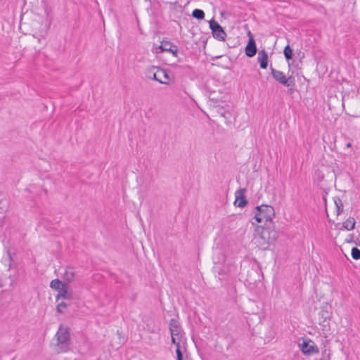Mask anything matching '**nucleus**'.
Returning a JSON list of instances; mask_svg holds the SVG:
<instances>
[{
  "label": "nucleus",
  "instance_id": "f257e3e1",
  "mask_svg": "<svg viewBox=\"0 0 360 360\" xmlns=\"http://www.w3.org/2000/svg\"><path fill=\"white\" fill-rule=\"evenodd\" d=\"M257 243L262 249L266 250L270 244H273L277 239L278 232L271 227V225H264L260 227Z\"/></svg>",
  "mask_w": 360,
  "mask_h": 360
},
{
  "label": "nucleus",
  "instance_id": "f03ea898",
  "mask_svg": "<svg viewBox=\"0 0 360 360\" xmlns=\"http://www.w3.org/2000/svg\"><path fill=\"white\" fill-rule=\"evenodd\" d=\"M57 344L56 351L57 353L66 352L70 349L71 344L70 334L68 327H64L62 324L56 334Z\"/></svg>",
  "mask_w": 360,
  "mask_h": 360
},
{
  "label": "nucleus",
  "instance_id": "7ed1b4c3",
  "mask_svg": "<svg viewBox=\"0 0 360 360\" xmlns=\"http://www.w3.org/2000/svg\"><path fill=\"white\" fill-rule=\"evenodd\" d=\"M255 219L258 223L265 222L264 225H271L272 219L275 216L274 208L268 205H262L255 207Z\"/></svg>",
  "mask_w": 360,
  "mask_h": 360
},
{
  "label": "nucleus",
  "instance_id": "20e7f679",
  "mask_svg": "<svg viewBox=\"0 0 360 360\" xmlns=\"http://www.w3.org/2000/svg\"><path fill=\"white\" fill-rule=\"evenodd\" d=\"M146 77L160 84H168L169 77L168 73L159 67L152 65L147 69Z\"/></svg>",
  "mask_w": 360,
  "mask_h": 360
},
{
  "label": "nucleus",
  "instance_id": "39448f33",
  "mask_svg": "<svg viewBox=\"0 0 360 360\" xmlns=\"http://www.w3.org/2000/svg\"><path fill=\"white\" fill-rule=\"evenodd\" d=\"M271 71L274 79L282 85L289 87L295 84V78L293 77H286L283 72L276 70L272 67H271Z\"/></svg>",
  "mask_w": 360,
  "mask_h": 360
},
{
  "label": "nucleus",
  "instance_id": "423d86ee",
  "mask_svg": "<svg viewBox=\"0 0 360 360\" xmlns=\"http://www.w3.org/2000/svg\"><path fill=\"white\" fill-rule=\"evenodd\" d=\"M210 28L212 30V36L219 41H224L226 37L224 28L214 19L209 21Z\"/></svg>",
  "mask_w": 360,
  "mask_h": 360
},
{
  "label": "nucleus",
  "instance_id": "0eeeda50",
  "mask_svg": "<svg viewBox=\"0 0 360 360\" xmlns=\"http://www.w3.org/2000/svg\"><path fill=\"white\" fill-rule=\"evenodd\" d=\"M302 353L305 355H311L319 352L316 344L310 339H303L302 342L299 344Z\"/></svg>",
  "mask_w": 360,
  "mask_h": 360
},
{
  "label": "nucleus",
  "instance_id": "6e6552de",
  "mask_svg": "<svg viewBox=\"0 0 360 360\" xmlns=\"http://www.w3.org/2000/svg\"><path fill=\"white\" fill-rule=\"evenodd\" d=\"M246 188H240L237 190L235 193L236 200L234 202V205L238 206V207H244L248 203L245 193L246 192Z\"/></svg>",
  "mask_w": 360,
  "mask_h": 360
},
{
  "label": "nucleus",
  "instance_id": "1a4fd4ad",
  "mask_svg": "<svg viewBox=\"0 0 360 360\" xmlns=\"http://www.w3.org/2000/svg\"><path fill=\"white\" fill-rule=\"evenodd\" d=\"M257 51L255 40L253 37H250L245 49V55L252 58L256 55Z\"/></svg>",
  "mask_w": 360,
  "mask_h": 360
},
{
  "label": "nucleus",
  "instance_id": "9d476101",
  "mask_svg": "<svg viewBox=\"0 0 360 360\" xmlns=\"http://www.w3.org/2000/svg\"><path fill=\"white\" fill-rule=\"evenodd\" d=\"M169 329L170 330L171 336H180L181 327L179 322L176 319H172L169 323Z\"/></svg>",
  "mask_w": 360,
  "mask_h": 360
},
{
  "label": "nucleus",
  "instance_id": "9b49d317",
  "mask_svg": "<svg viewBox=\"0 0 360 360\" xmlns=\"http://www.w3.org/2000/svg\"><path fill=\"white\" fill-rule=\"evenodd\" d=\"M181 335L180 336H172V343L176 346V360H184V354L181 349L180 341Z\"/></svg>",
  "mask_w": 360,
  "mask_h": 360
},
{
  "label": "nucleus",
  "instance_id": "f8f14e48",
  "mask_svg": "<svg viewBox=\"0 0 360 360\" xmlns=\"http://www.w3.org/2000/svg\"><path fill=\"white\" fill-rule=\"evenodd\" d=\"M257 60L259 63L262 69H266L268 66V54L267 52L263 49L259 51L258 53Z\"/></svg>",
  "mask_w": 360,
  "mask_h": 360
},
{
  "label": "nucleus",
  "instance_id": "ddd939ff",
  "mask_svg": "<svg viewBox=\"0 0 360 360\" xmlns=\"http://www.w3.org/2000/svg\"><path fill=\"white\" fill-rule=\"evenodd\" d=\"M72 297V293L68 292V285L65 283L58 291V294L56 296V300L58 301L60 298L65 300H71Z\"/></svg>",
  "mask_w": 360,
  "mask_h": 360
},
{
  "label": "nucleus",
  "instance_id": "4468645a",
  "mask_svg": "<svg viewBox=\"0 0 360 360\" xmlns=\"http://www.w3.org/2000/svg\"><path fill=\"white\" fill-rule=\"evenodd\" d=\"M319 316L320 317V319H322V321H320L319 323L323 326H326L328 324V321L330 319V312L328 311L327 309L322 308L319 313Z\"/></svg>",
  "mask_w": 360,
  "mask_h": 360
},
{
  "label": "nucleus",
  "instance_id": "2eb2a0df",
  "mask_svg": "<svg viewBox=\"0 0 360 360\" xmlns=\"http://www.w3.org/2000/svg\"><path fill=\"white\" fill-rule=\"evenodd\" d=\"M1 262L4 264L5 267L8 268V270H10L11 268H15L12 263V253L9 250H7L6 254L3 257Z\"/></svg>",
  "mask_w": 360,
  "mask_h": 360
},
{
  "label": "nucleus",
  "instance_id": "dca6fc26",
  "mask_svg": "<svg viewBox=\"0 0 360 360\" xmlns=\"http://www.w3.org/2000/svg\"><path fill=\"white\" fill-rule=\"evenodd\" d=\"M14 283V279L11 278V276L5 275L0 278V285L3 286H12Z\"/></svg>",
  "mask_w": 360,
  "mask_h": 360
},
{
  "label": "nucleus",
  "instance_id": "f3484780",
  "mask_svg": "<svg viewBox=\"0 0 360 360\" xmlns=\"http://www.w3.org/2000/svg\"><path fill=\"white\" fill-rule=\"evenodd\" d=\"M355 224H356V221H355L354 218L349 217V219H347L345 221H344L342 223V226L344 229L351 231L354 229Z\"/></svg>",
  "mask_w": 360,
  "mask_h": 360
},
{
  "label": "nucleus",
  "instance_id": "a211bd4d",
  "mask_svg": "<svg viewBox=\"0 0 360 360\" xmlns=\"http://www.w3.org/2000/svg\"><path fill=\"white\" fill-rule=\"evenodd\" d=\"M65 283H63L58 278L53 280L50 283V287L53 289H55L56 290H58L64 285Z\"/></svg>",
  "mask_w": 360,
  "mask_h": 360
},
{
  "label": "nucleus",
  "instance_id": "6ab92c4d",
  "mask_svg": "<svg viewBox=\"0 0 360 360\" xmlns=\"http://www.w3.org/2000/svg\"><path fill=\"white\" fill-rule=\"evenodd\" d=\"M74 277V271H65L63 276V278L65 281L63 283H67V285H68V283L73 280Z\"/></svg>",
  "mask_w": 360,
  "mask_h": 360
},
{
  "label": "nucleus",
  "instance_id": "aec40b11",
  "mask_svg": "<svg viewBox=\"0 0 360 360\" xmlns=\"http://www.w3.org/2000/svg\"><path fill=\"white\" fill-rule=\"evenodd\" d=\"M192 16L198 20H202L205 18V13L201 9L195 8L192 12Z\"/></svg>",
  "mask_w": 360,
  "mask_h": 360
},
{
  "label": "nucleus",
  "instance_id": "412c9836",
  "mask_svg": "<svg viewBox=\"0 0 360 360\" xmlns=\"http://www.w3.org/2000/svg\"><path fill=\"white\" fill-rule=\"evenodd\" d=\"M283 54L288 61L292 58V49H291L289 44L285 46V47L284 48Z\"/></svg>",
  "mask_w": 360,
  "mask_h": 360
},
{
  "label": "nucleus",
  "instance_id": "4be33fe9",
  "mask_svg": "<svg viewBox=\"0 0 360 360\" xmlns=\"http://www.w3.org/2000/svg\"><path fill=\"white\" fill-rule=\"evenodd\" d=\"M335 204L337 208V214L339 215L343 211V203L340 198H337L335 200Z\"/></svg>",
  "mask_w": 360,
  "mask_h": 360
},
{
  "label": "nucleus",
  "instance_id": "5701e85b",
  "mask_svg": "<svg viewBox=\"0 0 360 360\" xmlns=\"http://www.w3.org/2000/svg\"><path fill=\"white\" fill-rule=\"evenodd\" d=\"M162 46H163V51H172V46H174V44L171 43L170 41H165L163 40L162 41Z\"/></svg>",
  "mask_w": 360,
  "mask_h": 360
},
{
  "label": "nucleus",
  "instance_id": "b1692460",
  "mask_svg": "<svg viewBox=\"0 0 360 360\" xmlns=\"http://www.w3.org/2000/svg\"><path fill=\"white\" fill-rule=\"evenodd\" d=\"M352 257L354 259H360V250L358 249L356 247L352 248Z\"/></svg>",
  "mask_w": 360,
  "mask_h": 360
},
{
  "label": "nucleus",
  "instance_id": "393cba45",
  "mask_svg": "<svg viewBox=\"0 0 360 360\" xmlns=\"http://www.w3.org/2000/svg\"><path fill=\"white\" fill-rule=\"evenodd\" d=\"M67 306L68 304L65 302H61L57 305L56 310L59 314H63L64 312L63 309H65Z\"/></svg>",
  "mask_w": 360,
  "mask_h": 360
},
{
  "label": "nucleus",
  "instance_id": "a878e982",
  "mask_svg": "<svg viewBox=\"0 0 360 360\" xmlns=\"http://www.w3.org/2000/svg\"><path fill=\"white\" fill-rule=\"evenodd\" d=\"M152 50H153V53H157V54L164 52L163 46H162V44L158 46H153Z\"/></svg>",
  "mask_w": 360,
  "mask_h": 360
},
{
  "label": "nucleus",
  "instance_id": "bb28decb",
  "mask_svg": "<svg viewBox=\"0 0 360 360\" xmlns=\"http://www.w3.org/2000/svg\"><path fill=\"white\" fill-rule=\"evenodd\" d=\"M169 52L172 53L174 56H177V55H178L177 46L174 44V46L172 48V51H169Z\"/></svg>",
  "mask_w": 360,
  "mask_h": 360
},
{
  "label": "nucleus",
  "instance_id": "cd10ccee",
  "mask_svg": "<svg viewBox=\"0 0 360 360\" xmlns=\"http://www.w3.org/2000/svg\"><path fill=\"white\" fill-rule=\"evenodd\" d=\"M252 274H257V276H258V281H259L260 279H259V277H262L263 278V274H262V271H251Z\"/></svg>",
  "mask_w": 360,
  "mask_h": 360
},
{
  "label": "nucleus",
  "instance_id": "c85d7f7f",
  "mask_svg": "<svg viewBox=\"0 0 360 360\" xmlns=\"http://www.w3.org/2000/svg\"><path fill=\"white\" fill-rule=\"evenodd\" d=\"M251 276H252V275H251V274H250V275H248V277H250V282H252ZM257 281V279L252 280V282H254V283H256Z\"/></svg>",
  "mask_w": 360,
  "mask_h": 360
},
{
  "label": "nucleus",
  "instance_id": "c756f323",
  "mask_svg": "<svg viewBox=\"0 0 360 360\" xmlns=\"http://www.w3.org/2000/svg\"><path fill=\"white\" fill-rule=\"evenodd\" d=\"M4 303L2 302V297H0V308L4 306Z\"/></svg>",
  "mask_w": 360,
  "mask_h": 360
},
{
  "label": "nucleus",
  "instance_id": "7c9ffc66",
  "mask_svg": "<svg viewBox=\"0 0 360 360\" xmlns=\"http://www.w3.org/2000/svg\"><path fill=\"white\" fill-rule=\"evenodd\" d=\"M248 35L249 36V38H250V37H253V35L252 34V33H251V32H250V31H248Z\"/></svg>",
  "mask_w": 360,
  "mask_h": 360
},
{
  "label": "nucleus",
  "instance_id": "2f4dec72",
  "mask_svg": "<svg viewBox=\"0 0 360 360\" xmlns=\"http://www.w3.org/2000/svg\"><path fill=\"white\" fill-rule=\"evenodd\" d=\"M351 146H352L351 143H347V147H351Z\"/></svg>",
  "mask_w": 360,
  "mask_h": 360
},
{
  "label": "nucleus",
  "instance_id": "473e14b6",
  "mask_svg": "<svg viewBox=\"0 0 360 360\" xmlns=\"http://www.w3.org/2000/svg\"><path fill=\"white\" fill-rule=\"evenodd\" d=\"M224 271H219V275H221Z\"/></svg>",
  "mask_w": 360,
  "mask_h": 360
}]
</instances>
